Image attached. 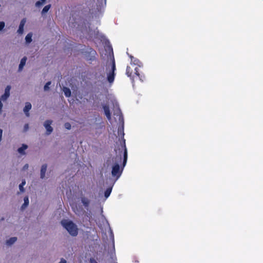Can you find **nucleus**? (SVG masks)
<instances>
[{"mask_svg":"<svg viewBox=\"0 0 263 263\" xmlns=\"http://www.w3.org/2000/svg\"><path fill=\"white\" fill-rule=\"evenodd\" d=\"M105 50L108 53V61L105 65V72L106 73V78L105 74L100 73L97 76V79L98 81L101 82L102 84L105 83L107 81L110 84H112L115 80V70L116 63L114 57L113 55V49L110 45L109 41L106 40L105 45Z\"/></svg>","mask_w":263,"mask_h":263,"instance_id":"obj_1","label":"nucleus"},{"mask_svg":"<svg viewBox=\"0 0 263 263\" xmlns=\"http://www.w3.org/2000/svg\"><path fill=\"white\" fill-rule=\"evenodd\" d=\"M123 159L122 165L120 166V164L122 162L121 156H117L112 158L111 160H108L106 164L108 167L111 165V176L113 178H115V181H117L121 176L124 167L125 166L127 160V150L125 145V140L123 139Z\"/></svg>","mask_w":263,"mask_h":263,"instance_id":"obj_2","label":"nucleus"},{"mask_svg":"<svg viewBox=\"0 0 263 263\" xmlns=\"http://www.w3.org/2000/svg\"><path fill=\"white\" fill-rule=\"evenodd\" d=\"M129 57L130 58V66H127L126 74L130 78L133 86L134 87L135 78H138L141 82H143L145 77L139 72V67L143 66L142 63L138 59L132 55H129Z\"/></svg>","mask_w":263,"mask_h":263,"instance_id":"obj_3","label":"nucleus"},{"mask_svg":"<svg viewBox=\"0 0 263 263\" xmlns=\"http://www.w3.org/2000/svg\"><path fill=\"white\" fill-rule=\"evenodd\" d=\"M93 1L92 8L90 10V12L95 16H99L106 7V0H93Z\"/></svg>","mask_w":263,"mask_h":263,"instance_id":"obj_4","label":"nucleus"},{"mask_svg":"<svg viewBox=\"0 0 263 263\" xmlns=\"http://www.w3.org/2000/svg\"><path fill=\"white\" fill-rule=\"evenodd\" d=\"M61 223L69 234L72 236H76L78 234V228L77 226L71 220L68 219H63Z\"/></svg>","mask_w":263,"mask_h":263,"instance_id":"obj_5","label":"nucleus"},{"mask_svg":"<svg viewBox=\"0 0 263 263\" xmlns=\"http://www.w3.org/2000/svg\"><path fill=\"white\" fill-rule=\"evenodd\" d=\"M114 115L116 120L118 119V121L120 125H119L118 129V133L119 135L122 134V137L124 136V133L123 132L124 130V119L122 115L121 110L119 109V107H117L115 108L114 112Z\"/></svg>","mask_w":263,"mask_h":263,"instance_id":"obj_6","label":"nucleus"},{"mask_svg":"<svg viewBox=\"0 0 263 263\" xmlns=\"http://www.w3.org/2000/svg\"><path fill=\"white\" fill-rule=\"evenodd\" d=\"M82 50L87 60L93 61L95 59L97 52L92 48L87 47L82 49Z\"/></svg>","mask_w":263,"mask_h":263,"instance_id":"obj_7","label":"nucleus"},{"mask_svg":"<svg viewBox=\"0 0 263 263\" xmlns=\"http://www.w3.org/2000/svg\"><path fill=\"white\" fill-rule=\"evenodd\" d=\"M52 123V121L51 120H48L44 123V126L46 129V134L48 135H50L53 131V128L51 126Z\"/></svg>","mask_w":263,"mask_h":263,"instance_id":"obj_8","label":"nucleus"},{"mask_svg":"<svg viewBox=\"0 0 263 263\" xmlns=\"http://www.w3.org/2000/svg\"><path fill=\"white\" fill-rule=\"evenodd\" d=\"M103 109L104 112V114L105 115L107 119L109 121H110L111 118L109 106L107 105H103Z\"/></svg>","mask_w":263,"mask_h":263,"instance_id":"obj_9","label":"nucleus"},{"mask_svg":"<svg viewBox=\"0 0 263 263\" xmlns=\"http://www.w3.org/2000/svg\"><path fill=\"white\" fill-rule=\"evenodd\" d=\"M26 22V18H23L21 20L20 25H19L18 29L17 31L18 34H21L23 33L24 27Z\"/></svg>","mask_w":263,"mask_h":263,"instance_id":"obj_10","label":"nucleus"},{"mask_svg":"<svg viewBox=\"0 0 263 263\" xmlns=\"http://www.w3.org/2000/svg\"><path fill=\"white\" fill-rule=\"evenodd\" d=\"M31 104L29 102H26L25 104V107L24 108L23 111L25 112L26 116L27 117L29 116V111L31 108Z\"/></svg>","mask_w":263,"mask_h":263,"instance_id":"obj_11","label":"nucleus"},{"mask_svg":"<svg viewBox=\"0 0 263 263\" xmlns=\"http://www.w3.org/2000/svg\"><path fill=\"white\" fill-rule=\"evenodd\" d=\"M26 61H27V58L26 57H23L21 59L20 63L19 64V66H18V71H21L22 70L24 66L26 64Z\"/></svg>","mask_w":263,"mask_h":263,"instance_id":"obj_12","label":"nucleus"},{"mask_svg":"<svg viewBox=\"0 0 263 263\" xmlns=\"http://www.w3.org/2000/svg\"><path fill=\"white\" fill-rule=\"evenodd\" d=\"M109 237L112 242V249H113V250H115L114 235L112 230L111 229V228L110 227L109 228Z\"/></svg>","mask_w":263,"mask_h":263,"instance_id":"obj_13","label":"nucleus"},{"mask_svg":"<svg viewBox=\"0 0 263 263\" xmlns=\"http://www.w3.org/2000/svg\"><path fill=\"white\" fill-rule=\"evenodd\" d=\"M28 148V146L26 144H23L21 147H19L17 149V152L21 155H25V151Z\"/></svg>","mask_w":263,"mask_h":263,"instance_id":"obj_14","label":"nucleus"},{"mask_svg":"<svg viewBox=\"0 0 263 263\" xmlns=\"http://www.w3.org/2000/svg\"><path fill=\"white\" fill-rule=\"evenodd\" d=\"M47 165V164H43L41 167V178L43 179L45 176V173L46 172Z\"/></svg>","mask_w":263,"mask_h":263,"instance_id":"obj_15","label":"nucleus"},{"mask_svg":"<svg viewBox=\"0 0 263 263\" xmlns=\"http://www.w3.org/2000/svg\"><path fill=\"white\" fill-rule=\"evenodd\" d=\"M81 201H82V203L84 205V206L86 208L88 206L89 203H90L89 200L86 197H82Z\"/></svg>","mask_w":263,"mask_h":263,"instance_id":"obj_16","label":"nucleus"},{"mask_svg":"<svg viewBox=\"0 0 263 263\" xmlns=\"http://www.w3.org/2000/svg\"><path fill=\"white\" fill-rule=\"evenodd\" d=\"M16 240H17L16 237H11L7 240L6 244L8 246H11L12 244H13L16 241Z\"/></svg>","mask_w":263,"mask_h":263,"instance_id":"obj_17","label":"nucleus"},{"mask_svg":"<svg viewBox=\"0 0 263 263\" xmlns=\"http://www.w3.org/2000/svg\"><path fill=\"white\" fill-rule=\"evenodd\" d=\"M112 186L108 187L104 192V196L105 199H107L110 195L112 191Z\"/></svg>","mask_w":263,"mask_h":263,"instance_id":"obj_18","label":"nucleus"},{"mask_svg":"<svg viewBox=\"0 0 263 263\" xmlns=\"http://www.w3.org/2000/svg\"><path fill=\"white\" fill-rule=\"evenodd\" d=\"M63 91L66 97H69L71 96V91L69 88L65 87L63 88Z\"/></svg>","mask_w":263,"mask_h":263,"instance_id":"obj_19","label":"nucleus"},{"mask_svg":"<svg viewBox=\"0 0 263 263\" xmlns=\"http://www.w3.org/2000/svg\"><path fill=\"white\" fill-rule=\"evenodd\" d=\"M24 202L23 204L22 205V209H25L29 204V198L28 197H25L24 198Z\"/></svg>","mask_w":263,"mask_h":263,"instance_id":"obj_20","label":"nucleus"},{"mask_svg":"<svg viewBox=\"0 0 263 263\" xmlns=\"http://www.w3.org/2000/svg\"><path fill=\"white\" fill-rule=\"evenodd\" d=\"M25 41L27 43H30L32 41V34L29 33L25 37Z\"/></svg>","mask_w":263,"mask_h":263,"instance_id":"obj_21","label":"nucleus"},{"mask_svg":"<svg viewBox=\"0 0 263 263\" xmlns=\"http://www.w3.org/2000/svg\"><path fill=\"white\" fill-rule=\"evenodd\" d=\"M50 7H51L50 5H47L45 6L42 11V14H44L47 13L49 11Z\"/></svg>","mask_w":263,"mask_h":263,"instance_id":"obj_22","label":"nucleus"},{"mask_svg":"<svg viewBox=\"0 0 263 263\" xmlns=\"http://www.w3.org/2000/svg\"><path fill=\"white\" fill-rule=\"evenodd\" d=\"M26 184V181L25 180H23L22 183L19 185V189L21 192H23L24 191V186Z\"/></svg>","mask_w":263,"mask_h":263,"instance_id":"obj_23","label":"nucleus"},{"mask_svg":"<svg viewBox=\"0 0 263 263\" xmlns=\"http://www.w3.org/2000/svg\"><path fill=\"white\" fill-rule=\"evenodd\" d=\"M45 2L46 0H39L35 3V6L39 7L43 5V4L45 3Z\"/></svg>","mask_w":263,"mask_h":263,"instance_id":"obj_24","label":"nucleus"},{"mask_svg":"<svg viewBox=\"0 0 263 263\" xmlns=\"http://www.w3.org/2000/svg\"><path fill=\"white\" fill-rule=\"evenodd\" d=\"M10 89L11 86L10 85H8L5 88L4 94L10 96Z\"/></svg>","mask_w":263,"mask_h":263,"instance_id":"obj_25","label":"nucleus"},{"mask_svg":"<svg viewBox=\"0 0 263 263\" xmlns=\"http://www.w3.org/2000/svg\"><path fill=\"white\" fill-rule=\"evenodd\" d=\"M51 82L50 81H48V82H47L46 83V84L45 85L44 87V91H48L49 90V86L51 85Z\"/></svg>","mask_w":263,"mask_h":263,"instance_id":"obj_26","label":"nucleus"},{"mask_svg":"<svg viewBox=\"0 0 263 263\" xmlns=\"http://www.w3.org/2000/svg\"><path fill=\"white\" fill-rule=\"evenodd\" d=\"M9 97V96L4 94L1 97L0 100H1L2 102H4L7 100Z\"/></svg>","mask_w":263,"mask_h":263,"instance_id":"obj_27","label":"nucleus"},{"mask_svg":"<svg viewBox=\"0 0 263 263\" xmlns=\"http://www.w3.org/2000/svg\"><path fill=\"white\" fill-rule=\"evenodd\" d=\"M64 126H65V128H66L67 129H68V130L70 129V128H71V124L68 122L65 123Z\"/></svg>","mask_w":263,"mask_h":263,"instance_id":"obj_28","label":"nucleus"},{"mask_svg":"<svg viewBox=\"0 0 263 263\" xmlns=\"http://www.w3.org/2000/svg\"><path fill=\"white\" fill-rule=\"evenodd\" d=\"M5 27V23L4 22H0V31L2 30Z\"/></svg>","mask_w":263,"mask_h":263,"instance_id":"obj_29","label":"nucleus"},{"mask_svg":"<svg viewBox=\"0 0 263 263\" xmlns=\"http://www.w3.org/2000/svg\"><path fill=\"white\" fill-rule=\"evenodd\" d=\"M29 129V125L28 124H25L24 126V132H26Z\"/></svg>","mask_w":263,"mask_h":263,"instance_id":"obj_30","label":"nucleus"},{"mask_svg":"<svg viewBox=\"0 0 263 263\" xmlns=\"http://www.w3.org/2000/svg\"><path fill=\"white\" fill-rule=\"evenodd\" d=\"M29 165L28 164H26L23 167L22 170L25 171L28 168Z\"/></svg>","mask_w":263,"mask_h":263,"instance_id":"obj_31","label":"nucleus"},{"mask_svg":"<svg viewBox=\"0 0 263 263\" xmlns=\"http://www.w3.org/2000/svg\"><path fill=\"white\" fill-rule=\"evenodd\" d=\"M3 106V104L2 103V102L1 101V100H0V114H1L2 113Z\"/></svg>","mask_w":263,"mask_h":263,"instance_id":"obj_32","label":"nucleus"},{"mask_svg":"<svg viewBox=\"0 0 263 263\" xmlns=\"http://www.w3.org/2000/svg\"><path fill=\"white\" fill-rule=\"evenodd\" d=\"M2 135H3V130L0 129V142L2 140Z\"/></svg>","mask_w":263,"mask_h":263,"instance_id":"obj_33","label":"nucleus"},{"mask_svg":"<svg viewBox=\"0 0 263 263\" xmlns=\"http://www.w3.org/2000/svg\"><path fill=\"white\" fill-rule=\"evenodd\" d=\"M96 121L99 122L100 123L102 122V119L100 117H98V118H96Z\"/></svg>","mask_w":263,"mask_h":263,"instance_id":"obj_34","label":"nucleus"}]
</instances>
